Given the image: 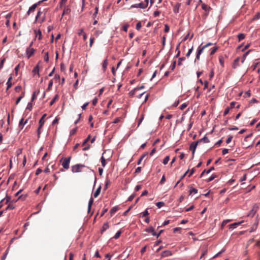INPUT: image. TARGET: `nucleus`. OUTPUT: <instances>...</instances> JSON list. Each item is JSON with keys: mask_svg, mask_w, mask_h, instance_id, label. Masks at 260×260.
<instances>
[{"mask_svg": "<svg viewBox=\"0 0 260 260\" xmlns=\"http://www.w3.org/2000/svg\"><path fill=\"white\" fill-rule=\"evenodd\" d=\"M202 8L205 11H209L210 8L205 4H202Z\"/></svg>", "mask_w": 260, "mask_h": 260, "instance_id": "nucleus-25", "label": "nucleus"}, {"mask_svg": "<svg viewBox=\"0 0 260 260\" xmlns=\"http://www.w3.org/2000/svg\"><path fill=\"white\" fill-rule=\"evenodd\" d=\"M149 214L147 209L145 210L143 213L142 215L143 217L147 216Z\"/></svg>", "mask_w": 260, "mask_h": 260, "instance_id": "nucleus-46", "label": "nucleus"}, {"mask_svg": "<svg viewBox=\"0 0 260 260\" xmlns=\"http://www.w3.org/2000/svg\"><path fill=\"white\" fill-rule=\"evenodd\" d=\"M14 209V206L13 205L9 204L6 208V210H12Z\"/></svg>", "mask_w": 260, "mask_h": 260, "instance_id": "nucleus-50", "label": "nucleus"}, {"mask_svg": "<svg viewBox=\"0 0 260 260\" xmlns=\"http://www.w3.org/2000/svg\"><path fill=\"white\" fill-rule=\"evenodd\" d=\"M58 95L57 94H56L54 98L51 100V101L50 102V105L52 106L54 104V103L58 99Z\"/></svg>", "mask_w": 260, "mask_h": 260, "instance_id": "nucleus-20", "label": "nucleus"}, {"mask_svg": "<svg viewBox=\"0 0 260 260\" xmlns=\"http://www.w3.org/2000/svg\"><path fill=\"white\" fill-rule=\"evenodd\" d=\"M71 157H69L64 159L63 161L62 164V167L65 169H68L69 168V164L70 162Z\"/></svg>", "mask_w": 260, "mask_h": 260, "instance_id": "nucleus-4", "label": "nucleus"}, {"mask_svg": "<svg viewBox=\"0 0 260 260\" xmlns=\"http://www.w3.org/2000/svg\"><path fill=\"white\" fill-rule=\"evenodd\" d=\"M39 4L38 3L32 5L28 9V11L27 12V15H29L31 12H34L35 9H36L37 6Z\"/></svg>", "mask_w": 260, "mask_h": 260, "instance_id": "nucleus-8", "label": "nucleus"}, {"mask_svg": "<svg viewBox=\"0 0 260 260\" xmlns=\"http://www.w3.org/2000/svg\"><path fill=\"white\" fill-rule=\"evenodd\" d=\"M176 61L175 60V61H173V63H172V66H171V70H172V71H173V70H174V69H175V67H176Z\"/></svg>", "mask_w": 260, "mask_h": 260, "instance_id": "nucleus-56", "label": "nucleus"}, {"mask_svg": "<svg viewBox=\"0 0 260 260\" xmlns=\"http://www.w3.org/2000/svg\"><path fill=\"white\" fill-rule=\"evenodd\" d=\"M156 205L158 208H160L165 205V203L162 202H159L156 203Z\"/></svg>", "mask_w": 260, "mask_h": 260, "instance_id": "nucleus-29", "label": "nucleus"}, {"mask_svg": "<svg viewBox=\"0 0 260 260\" xmlns=\"http://www.w3.org/2000/svg\"><path fill=\"white\" fill-rule=\"evenodd\" d=\"M89 104V103L88 102H87V103H85L82 106V109L83 110H85L86 109V107Z\"/></svg>", "mask_w": 260, "mask_h": 260, "instance_id": "nucleus-60", "label": "nucleus"}, {"mask_svg": "<svg viewBox=\"0 0 260 260\" xmlns=\"http://www.w3.org/2000/svg\"><path fill=\"white\" fill-rule=\"evenodd\" d=\"M32 72L35 74H38L39 75V66L37 65V66H36L33 70H32Z\"/></svg>", "mask_w": 260, "mask_h": 260, "instance_id": "nucleus-21", "label": "nucleus"}, {"mask_svg": "<svg viewBox=\"0 0 260 260\" xmlns=\"http://www.w3.org/2000/svg\"><path fill=\"white\" fill-rule=\"evenodd\" d=\"M23 95H24V94H23L22 95L20 96L16 100V104H18L20 101H21V100L23 98Z\"/></svg>", "mask_w": 260, "mask_h": 260, "instance_id": "nucleus-51", "label": "nucleus"}, {"mask_svg": "<svg viewBox=\"0 0 260 260\" xmlns=\"http://www.w3.org/2000/svg\"><path fill=\"white\" fill-rule=\"evenodd\" d=\"M109 228V224L108 223H105L102 227V233Z\"/></svg>", "mask_w": 260, "mask_h": 260, "instance_id": "nucleus-23", "label": "nucleus"}, {"mask_svg": "<svg viewBox=\"0 0 260 260\" xmlns=\"http://www.w3.org/2000/svg\"><path fill=\"white\" fill-rule=\"evenodd\" d=\"M94 38L93 37H91L90 39V43H89V46L90 47H91L92 46V44L94 42Z\"/></svg>", "mask_w": 260, "mask_h": 260, "instance_id": "nucleus-45", "label": "nucleus"}, {"mask_svg": "<svg viewBox=\"0 0 260 260\" xmlns=\"http://www.w3.org/2000/svg\"><path fill=\"white\" fill-rule=\"evenodd\" d=\"M148 2H149V0H145L144 2H142L139 4H136L132 5L131 6V8H142V9H145L147 7V6L148 5Z\"/></svg>", "mask_w": 260, "mask_h": 260, "instance_id": "nucleus-1", "label": "nucleus"}, {"mask_svg": "<svg viewBox=\"0 0 260 260\" xmlns=\"http://www.w3.org/2000/svg\"><path fill=\"white\" fill-rule=\"evenodd\" d=\"M122 232L121 231H118L116 234L113 237V238L115 239H117L118 238H119V237H120L121 234Z\"/></svg>", "mask_w": 260, "mask_h": 260, "instance_id": "nucleus-27", "label": "nucleus"}, {"mask_svg": "<svg viewBox=\"0 0 260 260\" xmlns=\"http://www.w3.org/2000/svg\"><path fill=\"white\" fill-rule=\"evenodd\" d=\"M8 253V249H7L6 250V251H5V252L3 256L2 257V260H5V258H6Z\"/></svg>", "mask_w": 260, "mask_h": 260, "instance_id": "nucleus-42", "label": "nucleus"}, {"mask_svg": "<svg viewBox=\"0 0 260 260\" xmlns=\"http://www.w3.org/2000/svg\"><path fill=\"white\" fill-rule=\"evenodd\" d=\"M45 122V120L43 118H41L39 120V126L42 127Z\"/></svg>", "mask_w": 260, "mask_h": 260, "instance_id": "nucleus-36", "label": "nucleus"}, {"mask_svg": "<svg viewBox=\"0 0 260 260\" xmlns=\"http://www.w3.org/2000/svg\"><path fill=\"white\" fill-rule=\"evenodd\" d=\"M198 141H199V143L204 142L205 143H207L210 142L209 139L206 136H205L202 139H201L200 140H198Z\"/></svg>", "mask_w": 260, "mask_h": 260, "instance_id": "nucleus-19", "label": "nucleus"}, {"mask_svg": "<svg viewBox=\"0 0 260 260\" xmlns=\"http://www.w3.org/2000/svg\"><path fill=\"white\" fill-rule=\"evenodd\" d=\"M250 50H249L247 51L246 52H245V53L243 54V57H242V61H241V62H242V63L244 61V60H245V58H246V56L249 54V53L250 52Z\"/></svg>", "mask_w": 260, "mask_h": 260, "instance_id": "nucleus-28", "label": "nucleus"}, {"mask_svg": "<svg viewBox=\"0 0 260 260\" xmlns=\"http://www.w3.org/2000/svg\"><path fill=\"white\" fill-rule=\"evenodd\" d=\"M76 132H77V128L72 129L70 132L71 135H74L76 133Z\"/></svg>", "mask_w": 260, "mask_h": 260, "instance_id": "nucleus-63", "label": "nucleus"}, {"mask_svg": "<svg viewBox=\"0 0 260 260\" xmlns=\"http://www.w3.org/2000/svg\"><path fill=\"white\" fill-rule=\"evenodd\" d=\"M48 60H49V55H48V52H47L45 53V56H44V60L46 61V62H48Z\"/></svg>", "mask_w": 260, "mask_h": 260, "instance_id": "nucleus-39", "label": "nucleus"}, {"mask_svg": "<svg viewBox=\"0 0 260 260\" xmlns=\"http://www.w3.org/2000/svg\"><path fill=\"white\" fill-rule=\"evenodd\" d=\"M205 48L204 47V46H202L201 47V45L198 48V52H197V55H196V59H200V55L201 54V53L203 52L204 49H205Z\"/></svg>", "mask_w": 260, "mask_h": 260, "instance_id": "nucleus-6", "label": "nucleus"}, {"mask_svg": "<svg viewBox=\"0 0 260 260\" xmlns=\"http://www.w3.org/2000/svg\"><path fill=\"white\" fill-rule=\"evenodd\" d=\"M38 93H39V91L38 92L35 91L33 93L32 97H31V102H32L36 98L37 94H38Z\"/></svg>", "mask_w": 260, "mask_h": 260, "instance_id": "nucleus-37", "label": "nucleus"}, {"mask_svg": "<svg viewBox=\"0 0 260 260\" xmlns=\"http://www.w3.org/2000/svg\"><path fill=\"white\" fill-rule=\"evenodd\" d=\"M230 109V107L226 108L223 113V116L227 115L229 113Z\"/></svg>", "mask_w": 260, "mask_h": 260, "instance_id": "nucleus-41", "label": "nucleus"}, {"mask_svg": "<svg viewBox=\"0 0 260 260\" xmlns=\"http://www.w3.org/2000/svg\"><path fill=\"white\" fill-rule=\"evenodd\" d=\"M195 171H196V169H195V168H192V169L191 170V171H190V172L189 174L188 175V177H190V176H191V175L194 173V172H195Z\"/></svg>", "mask_w": 260, "mask_h": 260, "instance_id": "nucleus-61", "label": "nucleus"}, {"mask_svg": "<svg viewBox=\"0 0 260 260\" xmlns=\"http://www.w3.org/2000/svg\"><path fill=\"white\" fill-rule=\"evenodd\" d=\"M166 181V178L165 177V175H163L160 181V184H163Z\"/></svg>", "mask_w": 260, "mask_h": 260, "instance_id": "nucleus-52", "label": "nucleus"}, {"mask_svg": "<svg viewBox=\"0 0 260 260\" xmlns=\"http://www.w3.org/2000/svg\"><path fill=\"white\" fill-rule=\"evenodd\" d=\"M170 30V27L167 24H165L164 31L165 32H168Z\"/></svg>", "mask_w": 260, "mask_h": 260, "instance_id": "nucleus-49", "label": "nucleus"}, {"mask_svg": "<svg viewBox=\"0 0 260 260\" xmlns=\"http://www.w3.org/2000/svg\"><path fill=\"white\" fill-rule=\"evenodd\" d=\"M258 209V206L257 204H255L253 206L251 210L249 213L247 215L248 217H253Z\"/></svg>", "mask_w": 260, "mask_h": 260, "instance_id": "nucleus-3", "label": "nucleus"}, {"mask_svg": "<svg viewBox=\"0 0 260 260\" xmlns=\"http://www.w3.org/2000/svg\"><path fill=\"white\" fill-rule=\"evenodd\" d=\"M189 192H190V194H195L198 192V190L194 188H191L189 190Z\"/></svg>", "mask_w": 260, "mask_h": 260, "instance_id": "nucleus-33", "label": "nucleus"}, {"mask_svg": "<svg viewBox=\"0 0 260 260\" xmlns=\"http://www.w3.org/2000/svg\"><path fill=\"white\" fill-rule=\"evenodd\" d=\"M5 61V58L3 59L0 62V70L3 68L4 63Z\"/></svg>", "mask_w": 260, "mask_h": 260, "instance_id": "nucleus-53", "label": "nucleus"}, {"mask_svg": "<svg viewBox=\"0 0 260 260\" xmlns=\"http://www.w3.org/2000/svg\"><path fill=\"white\" fill-rule=\"evenodd\" d=\"M239 60H240V58L239 57H237V58H236L235 59V60L234 61V63L233 64V68L236 69V68H237L239 66Z\"/></svg>", "mask_w": 260, "mask_h": 260, "instance_id": "nucleus-14", "label": "nucleus"}, {"mask_svg": "<svg viewBox=\"0 0 260 260\" xmlns=\"http://www.w3.org/2000/svg\"><path fill=\"white\" fill-rule=\"evenodd\" d=\"M243 221L238 222H235L232 224H231L229 225L230 229H234L237 227L238 225H240L242 223H243Z\"/></svg>", "mask_w": 260, "mask_h": 260, "instance_id": "nucleus-10", "label": "nucleus"}, {"mask_svg": "<svg viewBox=\"0 0 260 260\" xmlns=\"http://www.w3.org/2000/svg\"><path fill=\"white\" fill-rule=\"evenodd\" d=\"M90 136L89 135L88 136V137L84 141L82 145H85L87 143V142H88V141L90 140Z\"/></svg>", "mask_w": 260, "mask_h": 260, "instance_id": "nucleus-47", "label": "nucleus"}, {"mask_svg": "<svg viewBox=\"0 0 260 260\" xmlns=\"http://www.w3.org/2000/svg\"><path fill=\"white\" fill-rule=\"evenodd\" d=\"M199 143V141H197L196 142H192L190 145L189 148H190V150H191L192 151V153L193 155L194 154L196 148H197V146H198Z\"/></svg>", "mask_w": 260, "mask_h": 260, "instance_id": "nucleus-5", "label": "nucleus"}, {"mask_svg": "<svg viewBox=\"0 0 260 260\" xmlns=\"http://www.w3.org/2000/svg\"><path fill=\"white\" fill-rule=\"evenodd\" d=\"M218 47H214L211 49V51L210 52V55H213L218 50Z\"/></svg>", "mask_w": 260, "mask_h": 260, "instance_id": "nucleus-24", "label": "nucleus"}, {"mask_svg": "<svg viewBox=\"0 0 260 260\" xmlns=\"http://www.w3.org/2000/svg\"><path fill=\"white\" fill-rule=\"evenodd\" d=\"M192 50H193V47H192L190 49H189L188 52L187 53L186 56L187 57H188L190 54L191 53V52H192Z\"/></svg>", "mask_w": 260, "mask_h": 260, "instance_id": "nucleus-59", "label": "nucleus"}, {"mask_svg": "<svg viewBox=\"0 0 260 260\" xmlns=\"http://www.w3.org/2000/svg\"><path fill=\"white\" fill-rule=\"evenodd\" d=\"M128 27H129V25L128 24H125V25H124L123 26V30L124 31L126 32L127 31V29H128Z\"/></svg>", "mask_w": 260, "mask_h": 260, "instance_id": "nucleus-57", "label": "nucleus"}, {"mask_svg": "<svg viewBox=\"0 0 260 260\" xmlns=\"http://www.w3.org/2000/svg\"><path fill=\"white\" fill-rule=\"evenodd\" d=\"M84 166L80 164H77L72 167V171L73 173H78L81 171V168L84 167Z\"/></svg>", "mask_w": 260, "mask_h": 260, "instance_id": "nucleus-2", "label": "nucleus"}, {"mask_svg": "<svg viewBox=\"0 0 260 260\" xmlns=\"http://www.w3.org/2000/svg\"><path fill=\"white\" fill-rule=\"evenodd\" d=\"M101 163H102V166L103 167H105V166H106V159L105 158H104V157L103 156H102L101 158Z\"/></svg>", "mask_w": 260, "mask_h": 260, "instance_id": "nucleus-26", "label": "nucleus"}, {"mask_svg": "<svg viewBox=\"0 0 260 260\" xmlns=\"http://www.w3.org/2000/svg\"><path fill=\"white\" fill-rule=\"evenodd\" d=\"M232 139H233V136H230L227 139L226 141V142L227 144H229L230 143L232 140Z\"/></svg>", "mask_w": 260, "mask_h": 260, "instance_id": "nucleus-54", "label": "nucleus"}, {"mask_svg": "<svg viewBox=\"0 0 260 260\" xmlns=\"http://www.w3.org/2000/svg\"><path fill=\"white\" fill-rule=\"evenodd\" d=\"M172 254V252L170 250H165L162 252L161 253V256L162 257H167L170 256Z\"/></svg>", "mask_w": 260, "mask_h": 260, "instance_id": "nucleus-11", "label": "nucleus"}, {"mask_svg": "<svg viewBox=\"0 0 260 260\" xmlns=\"http://www.w3.org/2000/svg\"><path fill=\"white\" fill-rule=\"evenodd\" d=\"M117 210H118L117 207H113L110 210L111 216H112L113 214H114L116 213V212L117 211Z\"/></svg>", "mask_w": 260, "mask_h": 260, "instance_id": "nucleus-22", "label": "nucleus"}, {"mask_svg": "<svg viewBox=\"0 0 260 260\" xmlns=\"http://www.w3.org/2000/svg\"><path fill=\"white\" fill-rule=\"evenodd\" d=\"M216 175L215 174L212 175L210 178H209L207 180L206 182H209L211 181H212L214 178L216 177Z\"/></svg>", "mask_w": 260, "mask_h": 260, "instance_id": "nucleus-32", "label": "nucleus"}, {"mask_svg": "<svg viewBox=\"0 0 260 260\" xmlns=\"http://www.w3.org/2000/svg\"><path fill=\"white\" fill-rule=\"evenodd\" d=\"M42 12L41 11H39L38 12L37 15L36 17L35 22H36L38 20L39 17L42 14Z\"/></svg>", "mask_w": 260, "mask_h": 260, "instance_id": "nucleus-38", "label": "nucleus"}, {"mask_svg": "<svg viewBox=\"0 0 260 260\" xmlns=\"http://www.w3.org/2000/svg\"><path fill=\"white\" fill-rule=\"evenodd\" d=\"M185 60V58L184 57H180L179 58L178 65L181 66L182 64V61H184Z\"/></svg>", "mask_w": 260, "mask_h": 260, "instance_id": "nucleus-35", "label": "nucleus"}, {"mask_svg": "<svg viewBox=\"0 0 260 260\" xmlns=\"http://www.w3.org/2000/svg\"><path fill=\"white\" fill-rule=\"evenodd\" d=\"M145 231L148 233H151L153 236H156V233L155 232L154 228L152 226H150L145 230Z\"/></svg>", "mask_w": 260, "mask_h": 260, "instance_id": "nucleus-9", "label": "nucleus"}, {"mask_svg": "<svg viewBox=\"0 0 260 260\" xmlns=\"http://www.w3.org/2000/svg\"><path fill=\"white\" fill-rule=\"evenodd\" d=\"M67 2V0H61L60 2V7L61 8L63 7V6L66 4V3Z\"/></svg>", "mask_w": 260, "mask_h": 260, "instance_id": "nucleus-55", "label": "nucleus"}, {"mask_svg": "<svg viewBox=\"0 0 260 260\" xmlns=\"http://www.w3.org/2000/svg\"><path fill=\"white\" fill-rule=\"evenodd\" d=\"M107 66H108V59H106L104 60V61L102 63V68H103L104 72H105L106 71Z\"/></svg>", "mask_w": 260, "mask_h": 260, "instance_id": "nucleus-17", "label": "nucleus"}, {"mask_svg": "<svg viewBox=\"0 0 260 260\" xmlns=\"http://www.w3.org/2000/svg\"><path fill=\"white\" fill-rule=\"evenodd\" d=\"M21 89V87L20 86H17L15 87V90L16 92H19Z\"/></svg>", "mask_w": 260, "mask_h": 260, "instance_id": "nucleus-62", "label": "nucleus"}, {"mask_svg": "<svg viewBox=\"0 0 260 260\" xmlns=\"http://www.w3.org/2000/svg\"><path fill=\"white\" fill-rule=\"evenodd\" d=\"M7 90H8L13 85V83L11 82L8 81L7 82Z\"/></svg>", "mask_w": 260, "mask_h": 260, "instance_id": "nucleus-40", "label": "nucleus"}, {"mask_svg": "<svg viewBox=\"0 0 260 260\" xmlns=\"http://www.w3.org/2000/svg\"><path fill=\"white\" fill-rule=\"evenodd\" d=\"M35 51V50L34 49L30 48V47H28L26 49V51L28 58H29L30 56H31L34 54Z\"/></svg>", "mask_w": 260, "mask_h": 260, "instance_id": "nucleus-7", "label": "nucleus"}, {"mask_svg": "<svg viewBox=\"0 0 260 260\" xmlns=\"http://www.w3.org/2000/svg\"><path fill=\"white\" fill-rule=\"evenodd\" d=\"M101 186H100L96 190V191L94 192V198H97L98 197V196L100 194V192H101Z\"/></svg>", "mask_w": 260, "mask_h": 260, "instance_id": "nucleus-18", "label": "nucleus"}, {"mask_svg": "<svg viewBox=\"0 0 260 260\" xmlns=\"http://www.w3.org/2000/svg\"><path fill=\"white\" fill-rule=\"evenodd\" d=\"M170 160V157L169 156H167L166 157H165V158L163 160V161H162V163L164 164V165H166L168 164V161H169Z\"/></svg>", "mask_w": 260, "mask_h": 260, "instance_id": "nucleus-30", "label": "nucleus"}, {"mask_svg": "<svg viewBox=\"0 0 260 260\" xmlns=\"http://www.w3.org/2000/svg\"><path fill=\"white\" fill-rule=\"evenodd\" d=\"M31 102H32L31 101L30 102L28 103L27 106V108H26L27 109H29V110H31V108H32V104Z\"/></svg>", "mask_w": 260, "mask_h": 260, "instance_id": "nucleus-43", "label": "nucleus"}, {"mask_svg": "<svg viewBox=\"0 0 260 260\" xmlns=\"http://www.w3.org/2000/svg\"><path fill=\"white\" fill-rule=\"evenodd\" d=\"M141 22H139L138 23H137V25H136V29L137 30H140V28H141Z\"/></svg>", "mask_w": 260, "mask_h": 260, "instance_id": "nucleus-58", "label": "nucleus"}, {"mask_svg": "<svg viewBox=\"0 0 260 260\" xmlns=\"http://www.w3.org/2000/svg\"><path fill=\"white\" fill-rule=\"evenodd\" d=\"M70 12L71 10L68 6L64 7L62 16H63L64 15L69 14L70 13Z\"/></svg>", "mask_w": 260, "mask_h": 260, "instance_id": "nucleus-13", "label": "nucleus"}, {"mask_svg": "<svg viewBox=\"0 0 260 260\" xmlns=\"http://www.w3.org/2000/svg\"><path fill=\"white\" fill-rule=\"evenodd\" d=\"M239 41H241L245 38V35L243 34H240L238 36Z\"/></svg>", "mask_w": 260, "mask_h": 260, "instance_id": "nucleus-31", "label": "nucleus"}, {"mask_svg": "<svg viewBox=\"0 0 260 260\" xmlns=\"http://www.w3.org/2000/svg\"><path fill=\"white\" fill-rule=\"evenodd\" d=\"M260 18V13L259 12H257L255 15L254 16V17L253 18L252 20H257L258 19Z\"/></svg>", "mask_w": 260, "mask_h": 260, "instance_id": "nucleus-34", "label": "nucleus"}, {"mask_svg": "<svg viewBox=\"0 0 260 260\" xmlns=\"http://www.w3.org/2000/svg\"><path fill=\"white\" fill-rule=\"evenodd\" d=\"M93 203V199L92 197H91L89 201L88 205V213L90 212V211L91 210V208Z\"/></svg>", "mask_w": 260, "mask_h": 260, "instance_id": "nucleus-16", "label": "nucleus"}, {"mask_svg": "<svg viewBox=\"0 0 260 260\" xmlns=\"http://www.w3.org/2000/svg\"><path fill=\"white\" fill-rule=\"evenodd\" d=\"M142 188V186L141 185H137L135 187L136 191H139Z\"/></svg>", "mask_w": 260, "mask_h": 260, "instance_id": "nucleus-64", "label": "nucleus"}, {"mask_svg": "<svg viewBox=\"0 0 260 260\" xmlns=\"http://www.w3.org/2000/svg\"><path fill=\"white\" fill-rule=\"evenodd\" d=\"M207 253V250H206V249L204 250L203 251V252H202V255H201V257H200V259H202L203 258V256H204L205 255H206Z\"/></svg>", "mask_w": 260, "mask_h": 260, "instance_id": "nucleus-48", "label": "nucleus"}, {"mask_svg": "<svg viewBox=\"0 0 260 260\" xmlns=\"http://www.w3.org/2000/svg\"><path fill=\"white\" fill-rule=\"evenodd\" d=\"M24 121V119L23 118H22L20 121H19V127L21 128V129H22L24 125L27 123V120H26L25 122L23 121Z\"/></svg>", "mask_w": 260, "mask_h": 260, "instance_id": "nucleus-15", "label": "nucleus"}, {"mask_svg": "<svg viewBox=\"0 0 260 260\" xmlns=\"http://www.w3.org/2000/svg\"><path fill=\"white\" fill-rule=\"evenodd\" d=\"M53 85V81L52 80H50L49 84H48V88H47V90H50V89L51 88L52 86Z\"/></svg>", "mask_w": 260, "mask_h": 260, "instance_id": "nucleus-44", "label": "nucleus"}, {"mask_svg": "<svg viewBox=\"0 0 260 260\" xmlns=\"http://www.w3.org/2000/svg\"><path fill=\"white\" fill-rule=\"evenodd\" d=\"M258 224V220H256V222L251 228V229L249 231V232L251 233V232L255 231L257 228Z\"/></svg>", "mask_w": 260, "mask_h": 260, "instance_id": "nucleus-12", "label": "nucleus"}]
</instances>
